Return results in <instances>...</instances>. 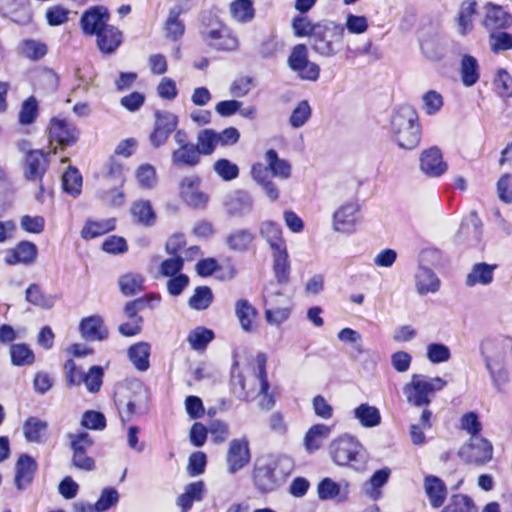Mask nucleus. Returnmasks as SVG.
Returning <instances> with one entry per match:
<instances>
[{"label": "nucleus", "mask_w": 512, "mask_h": 512, "mask_svg": "<svg viewBox=\"0 0 512 512\" xmlns=\"http://www.w3.org/2000/svg\"><path fill=\"white\" fill-rule=\"evenodd\" d=\"M264 159L266 164L254 163L250 174L265 195L274 202L279 199L280 191L272 177L282 181L290 179L292 176V165L290 161L280 158L274 149L267 150Z\"/></svg>", "instance_id": "nucleus-1"}, {"label": "nucleus", "mask_w": 512, "mask_h": 512, "mask_svg": "<svg viewBox=\"0 0 512 512\" xmlns=\"http://www.w3.org/2000/svg\"><path fill=\"white\" fill-rule=\"evenodd\" d=\"M257 361V373L252 376V384L247 386L245 376L238 371L235 365L231 371V383L234 394L243 400H249L254 398L256 395H262L263 398L260 401V406L263 409H271L274 406V399L272 395L268 393L269 383L267 380L266 373V356L259 354L256 358Z\"/></svg>", "instance_id": "nucleus-2"}, {"label": "nucleus", "mask_w": 512, "mask_h": 512, "mask_svg": "<svg viewBox=\"0 0 512 512\" xmlns=\"http://www.w3.org/2000/svg\"><path fill=\"white\" fill-rule=\"evenodd\" d=\"M394 141L402 149H414L421 139V127L416 109L409 104L398 106L390 120Z\"/></svg>", "instance_id": "nucleus-3"}, {"label": "nucleus", "mask_w": 512, "mask_h": 512, "mask_svg": "<svg viewBox=\"0 0 512 512\" xmlns=\"http://www.w3.org/2000/svg\"><path fill=\"white\" fill-rule=\"evenodd\" d=\"M293 460L286 455L267 457L254 470L256 487L263 492L275 490L293 470Z\"/></svg>", "instance_id": "nucleus-4"}, {"label": "nucleus", "mask_w": 512, "mask_h": 512, "mask_svg": "<svg viewBox=\"0 0 512 512\" xmlns=\"http://www.w3.org/2000/svg\"><path fill=\"white\" fill-rule=\"evenodd\" d=\"M332 460L340 466H350L357 471L365 469L368 456L361 443L353 436L344 434L329 445Z\"/></svg>", "instance_id": "nucleus-5"}, {"label": "nucleus", "mask_w": 512, "mask_h": 512, "mask_svg": "<svg viewBox=\"0 0 512 512\" xmlns=\"http://www.w3.org/2000/svg\"><path fill=\"white\" fill-rule=\"evenodd\" d=\"M345 27L333 21H325L316 24L311 38V48L321 57L331 58L342 47Z\"/></svg>", "instance_id": "nucleus-6"}, {"label": "nucleus", "mask_w": 512, "mask_h": 512, "mask_svg": "<svg viewBox=\"0 0 512 512\" xmlns=\"http://www.w3.org/2000/svg\"><path fill=\"white\" fill-rule=\"evenodd\" d=\"M447 382L441 377L413 374L410 382L404 385L403 393L407 402L416 407L428 406L434 394L444 389Z\"/></svg>", "instance_id": "nucleus-7"}, {"label": "nucleus", "mask_w": 512, "mask_h": 512, "mask_svg": "<svg viewBox=\"0 0 512 512\" xmlns=\"http://www.w3.org/2000/svg\"><path fill=\"white\" fill-rule=\"evenodd\" d=\"M482 355L484 356L485 367L489 372L493 385L499 390L507 382L508 373L503 367L505 350L499 342H490L483 346Z\"/></svg>", "instance_id": "nucleus-8"}, {"label": "nucleus", "mask_w": 512, "mask_h": 512, "mask_svg": "<svg viewBox=\"0 0 512 512\" xmlns=\"http://www.w3.org/2000/svg\"><path fill=\"white\" fill-rule=\"evenodd\" d=\"M360 209L357 199H350L342 203L333 213V230L347 235L354 233L361 221Z\"/></svg>", "instance_id": "nucleus-9"}, {"label": "nucleus", "mask_w": 512, "mask_h": 512, "mask_svg": "<svg viewBox=\"0 0 512 512\" xmlns=\"http://www.w3.org/2000/svg\"><path fill=\"white\" fill-rule=\"evenodd\" d=\"M148 392L141 384L123 399L116 400L122 422L130 421L134 416L146 413L148 409Z\"/></svg>", "instance_id": "nucleus-10"}, {"label": "nucleus", "mask_w": 512, "mask_h": 512, "mask_svg": "<svg viewBox=\"0 0 512 512\" xmlns=\"http://www.w3.org/2000/svg\"><path fill=\"white\" fill-rule=\"evenodd\" d=\"M287 63L290 69L303 80L316 81L319 78L320 67L308 59V49L304 44L293 47Z\"/></svg>", "instance_id": "nucleus-11"}, {"label": "nucleus", "mask_w": 512, "mask_h": 512, "mask_svg": "<svg viewBox=\"0 0 512 512\" xmlns=\"http://www.w3.org/2000/svg\"><path fill=\"white\" fill-rule=\"evenodd\" d=\"M251 460L249 441L246 437L232 439L227 448L225 464L227 473L235 475L244 469Z\"/></svg>", "instance_id": "nucleus-12"}, {"label": "nucleus", "mask_w": 512, "mask_h": 512, "mask_svg": "<svg viewBox=\"0 0 512 512\" xmlns=\"http://www.w3.org/2000/svg\"><path fill=\"white\" fill-rule=\"evenodd\" d=\"M201 34L210 47L219 51L232 52L240 46L237 35L229 27L222 24L206 28Z\"/></svg>", "instance_id": "nucleus-13"}, {"label": "nucleus", "mask_w": 512, "mask_h": 512, "mask_svg": "<svg viewBox=\"0 0 512 512\" xmlns=\"http://www.w3.org/2000/svg\"><path fill=\"white\" fill-rule=\"evenodd\" d=\"M459 456L468 463L485 464L492 459L493 446L482 436L470 437L458 452Z\"/></svg>", "instance_id": "nucleus-14"}, {"label": "nucleus", "mask_w": 512, "mask_h": 512, "mask_svg": "<svg viewBox=\"0 0 512 512\" xmlns=\"http://www.w3.org/2000/svg\"><path fill=\"white\" fill-rule=\"evenodd\" d=\"M79 132L76 126L65 118L53 117L48 126V139L51 149L54 144L70 146L78 140Z\"/></svg>", "instance_id": "nucleus-15"}, {"label": "nucleus", "mask_w": 512, "mask_h": 512, "mask_svg": "<svg viewBox=\"0 0 512 512\" xmlns=\"http://www.w3.org/2000/svg\"><path fill=\"white\" fill-rule=\"evenodd\" d=\"M57 147L50 149L47 154L41 150H32L26 155L24 165V176L28 181L36 182L40 191L43 192L42 179L48 167L47 156L55 154Z\"/></svg>", "instance_id": "nucleus-16"}, {"label": "nucleus", "mask_w": 512, "mask_h": 512, "mask_svg": "<svg viewBox=\"0 0 512 512\" xmlns=\"http://www.w3.org/2000/svg\"><path fill=\"white\" fill-rule=\"evenodd\" d=\"M201 178L195 174L183 177L179 182V196L189 206L202 208L208 202V195L200 188Z\"/></svg>", "instance_id": "nucleus-17"}, {"label": "nucleus", "mask_w": 512, "mask_h": 512, "mask_svg": "<svg viewBox=\"0 0 512 512\" xmlns=\"http://www.w3.org/2000/svg\"><path fill=\"white\" fill-rule=\"evenodd\" d=\"M419 162L421 172L431 178L441 177L448 170V164L443 159L442 151L436 146L423 150Z\"/></svg>", "instance_id": "nucleus-18"}, {"label": "nucleus", "mask_w": 512, "mask_h": 512, "mask_svg": "<svg viewBox=\"0 0 512 512\" xmlns=\"http://www.w3.org/2000/svg\"><path fill=\"white\" fill-rule=\"evenodd\" d=\"M110 20V14L104 6H93L87 9L80 18V26L85 35H98Z\"/></svg>", "instance_id": "nucleus-19"}, {"label": "nucleus", "mask_w": 512, "mask_h": 512, "mask_svg": "<svg viewBox=\"0 0 512 512\" xmlns=\"http://www.w3.org/2000/svg\"><path fill=\"white\" fill-rule=\"evenodd\" d=\"M485 16L483 26L489 31L507 29L512 25V15L506 12L503 7L494 3H487L484 6Z\"/></svg>", "instance_id": "nucleus-20"}, {"label": "nucleus", "mask_w": 512, "mask_h": 512, "mask_svg": "<svg viewBox=\"0 0 512 512\" xmlns=\"http://www.w3.org/2000/svg\"><path fill=\"white\" fill-rule=\"evenodd\" d=\"M458 238L469 245H476L481 241L482 222L475 211L470 212L463 220Z\"/></svg>", "instance_id": "nucleus-21"}, {"label": "nucleus", "mask_w": 512, "mask_h": 512, "mask_svg": "<svg viewBox=\"0 0 512 512\" xmlns=\"http://www.w3.org/2000/svg\"><path fill=\"white\" fill-rule=\"evenodd\" d=\"M15 469V485L18 490H23L32 483L37 463L29 455L23 454L18 458Z\"/></svg>", "instance_id": "nucleus-22"}, {"label": "nucleus", "mask_w": 512, "mask_h": 512, "mask_svg": "<svg viewBox=\"0 0 512 512\" xmlns=\"http://www.w3.org/2000/svg\"><path fill=\"white\" fill-rule=\"evenodd\" d=\"M259 234L266 241L270 250L287 247L283 238V230L279 223L272 220L262 221L259 225Z\"/></svg>", "instance_id": "nucleus-23"}, {"label": "nucleus", "mask_w": 512, "mask_h": 512, "mask_svg": "<svg viewBox=\"0 0 512 512\" xmlns=\"http://www.w3.org/2000/svg\"><path fill=\"white\" fill-rule=\"evenodd\" d=\"M37 257V247L29 241H22L13 248L6 257V262L10 265L32 264Z\"/></svg>", "instance_id": "nucleus-24"}, {"label": "nucleus", "mask_w": 512, "mask_h": 512, "mask_svg": "<svg viewBox=\"0 0 512 512\" xmlns=\"http://www.w3.org/2000/svg\"><path fill=\"white\" fill-rule=\"evenodd\" d=\"M253 207L252 197L244 191H235L225 201V208L232 216H243Z\"/></svg>", "instance_id": "nucleus-25"}, {"label": "nucleus", "mask_w": 512, "mask_h": 512, "mask_svg": "<svg viewBox=\"0 0 512 512\" xmlns=\"http://www.w3.org/2000/svg\"><path fill=\"white\" fill-rule=\"evenodd\" d=\"M205 484L203 481H196L185 486L184 492L176 500L177 506L182 512H188L194 501H201L205 494Z\"/></svg>", "instance_id": "nucleus-26"}, {"label": "nucleus", "mask_w": 512, "mask_h": 512, "mask_svg": "<svg viewBox=\"0 0 512 512\" xmlns=\"http://www.w3.org/2000/svg\"><path fill=\"white\" fill-rule=\"evenodd\" d=\"M133 221L145 227H151L156 223V213L149 200H136L130 207Z\"/></svg>", "instance_id": "nucleus-27"}, {"label": "nucleus", "mask_w": 512, "mask_h": 512, "mask_svg": "<svg viewBox=\"0 0 512 512\" xmlns=\"http://www.w3.org/2000/svg\"><path fill=\"white\" fill-rule=\"evenodd\" d=\"M235 315L245 332H253L255 330L258 312L248 300L239 299L235 303Z\"/></svg>", "instance_id": "nucleus-28"}, {"label": "nucleus", "mask_w": 512, "mask_h": 512, "mask_svg": "<svg viewBox=\"0 0 512 512\" xmlns=\"http://www.w3.org/2000/svg\"><path fill=\"white\" fill-rule=\"evenodd\" d=\"M272 268L274 276L279 283H287L290 276L291 265L287 247L272 250Z\"/></svg>", "instance_id": "nucleus-29"}, {"label": "nucleus", "mask_w": 512, "mask_h": 512, "mask_svg": "<svg viewBox=\"0 0 512 512\" xmlns=\"http://www.w3.org/2000/svg\"><path fill=\"white\" fill-rule=\"evenodd\" d=\"M424 490L433 507L438 508L444 503L447 489L445 483L440 478L433 475L426 476L424 479Z\"/></svg>", "instance_id": "nucleus-30"}, {"label": "nucleus", "mask_w": 512, "mask_h": 512, "mask_svg": "<svg viewBox=\"0 0 512 512\" xmlns=\"http://www.w3.org/2000/svg\"><path fill=\"white\" fill-rule=\"evenodd\" d=\"M415 285L420 295H426L439 290L440 280L430 268L421 266L415 274Z\"/></svg>", "instance_id": "nucleus-31"}, {"label": "nucleus", "mask_w": 512, "mask_h": 512, "mask_svg": "<svg viewBox=\"0 0 512 512\" xmlns=\"http://www.w3.org/2000/svg\"><path fill=\"white\" fill-rule=\"evenodd\" d=\"M256 236L249 229H235L225 238L228 248L235 252H246L252 246Z\"/></svg>", "instance_id": "nucleus-32"}, {"label": "nucleus", "mask_w": 512, "mask_h": 512, "mask_svg": "<svg viewBox=\"0 0 512 512\" xmlns=\"http://www.w3.org/2000/svg\"><path fill=\"white\" fill-rule=\"evenodd\" d=\"M331 427L325 424L311 426L304 436V447L307 452L313 453L319 450L323 442L331 434Z\"/></svg>", "instance_id": "nucleus-33"}, {"label": "nucleus", "mask_w": 512, "mask_h": 512, "mask_svg": "<svg viewBox=\"0 0 512 512\" xmlns=\"http://www.w3.org/2000/svg\"><path fill=\"white\" fill-rule=\"evenodd\" d=\"M79 328L82 337L87 340H103L108 335V331L103 325V320L99 316H90L83 319Z\"/></svg>", "instance_id": "nucleus-34"}, {"label": "nucleus", "mask_w": 512, "mask_h": 512, "mask_svg": "<svg viewBox=\"0 0 512 512\" xmlns=\"http://www.w3.org/2000/svg\"><path fill=\"white\" fill-rule=\"evenodd\" d=\"M121 42L122 33L109 24L97 35V44L103 53L110 54L114 52Z\"/></svg>", "instance_id": "nucleus-35"}, {"label": "nucleus", "mask_w": 512, "mask_h": 512, "mask_svg": "<svg viewBox=\"0 0 512 512\" xmlns=\"http://www.w3.org/2000/svg\"><path fill=\"white\" fill-rule=\"evenodd\" d=\"M254 0H234L229 5V14L239 24L249 23L255 16Z\"/></svg>", "instance_id": "nucleus-36"}, {"label": "nucleus", "mask_w": 512, "mask_h": 512, "mask_svg": "<svg viewBox=\"0 0 512 512\" xmlns=\"http://www.w3.org/2000/svg\"><path fill=\"white\" fill-rule=\"evenodd\" d=\"M391 471L389 468H383L374 472L370 479L364 483L363 492L372 500L381 497V488L388 482Z\"/></svg>", "instance_id": "nucleus-37"}, {"label": "nucleus", "mask_w": 512, "mask_h": 512, "mask_svg": "<svg viewBox=\"0 0 512 512\" xmlns=\"http://www.w3.org/2000/svg\"><path fill=\"white\" fill-rule=\"evenodd\" d=\"M353 416L365 428H373L381 423V414L377 407L362 403L353 410Z\"/></svg>", "instance_id": "nucleus-38"}, {"label": "nucleus", "mask_w": 512, "mask_h": 512, "mask_svg": "<svg viewBox=\"0 0 512 512\" xmlns=\"http://www.w3.org/2000/svg\"><path fill=\"white\" fill-rule=\"evenodd\" d=\"M171 160L176 166L194 167L200 162V153L196 145H185L172 152Z\"/></svg>", "instance_id": "nucleus-39"}, {"label": "nucleus", "mask_w": 512, "mask_h": 512, "mask_svg": "<svg viewBox=\"0 0 512 512\" xmlns=\"http://www.w3.org/2000/svg\"><path fill=\"white\" fill-rule=\"evenodd\" d=\"M128 356L137 370L146 371L149 368L150 345L146 342L134 344L129 348Z\"/></svg>", "instance_id": "nucleus-40"}, {"label": "nucleus", "mask_w": 512, "mask_h": 512, "mask_svg": "<svg viewBox=\"0 0 512 512\" xmlns=\"http://www.w3.org/2000/svg\"><path fill=\"white\" fill-rule=\"evenodd\" d=\"M115 229V219H105L100 221H87L82 228L81 236L86 240H90L104 235Z\"/></svg>", "instance_id": "nucleus-41"}, {"label": "nucleus", "mask_w": 512, "mask_h": 512, "mask_svg": "<svg viewBox=\"0 0 512 512\" xmlns=\"http://www.w3.org/2000/svg\"><path fill=\"white\" fill-rule=\"evenodd\" d=\"M144 277L139 273L128 272L121 275L118 285L124 296H132L143 290Z\"/></svg>", "instance_id": "nucleus-42"}, {"label": "nucleus", "mask_w": 512, "mask_h": 512, "mask_svg": "<svg viewBox=\"0 0 512 512\" xmlns=\"http://www.w3.org/2000/svg\"><path fill=\"white\" fill-rule=\"evenodd\" d=\"M494 267L486 263H479L473 266L471 272L467 275V286H475L477 284L487 285L493 280Z\"/></svg>", "instance_id": "nucleus-43"}, {"label": "nucleus", "mask_w": 512, "mask_h": 512, "mask_svg": "<svg viewBox=\"0 0 512 512\" xmlns=\"http://www.w3.org/2000/svg\"><path fill=\"white\" fill-rule=\"evenodd\" d=\"M476 13V2L465 1L461 4L458 13V31L462 35H466L473 29V17Z\"/></svg>", "instance_id": "nucleus-44"}, {"label": "nucleus", "mask_w": 512, "mask_h": 512, "mask_svg": "<svg viewBox=\"0 0 512 512\" xmlns=\"http://www.w3.org/2000/svg\"><path fill=\"white\" fill-rule=\"evenodd\" d=\"M181 8H171L165 22V35L167 38L176 41L184 34V24L180 20Z\"/></svg>", "instance_id": "nucleus-45"}, {"label": "nucleus", "mask_w": 512, "mask_h": 512, "mask_svg": "<svg viewBox=\"0 0 512 512\" xmlns=\"http://www.w3.org/2000/svg\"><path fill=\"white\" fill-rule=\"evenodd\" d=\"M479 66L477 60L464 55L461 60V80L466 87L473 86L479 80Z\"/></svg>", "instance_id": "nucleus-46"}, {"label": "nucleus", "mask_w": 512, "mask_h": 512, "mask_svg": "<svg viewBox=\"0 0 512 512\" xmlns=\"http://www.w3.org/2000/svg\"><path fill=\"white\" fill-rule=\"evenodd\" d=\"M347 487L345 484L344 489H341L340 484L336 483L330 478H325L318 485V495L320 499H339L343 500L347 496Z\"/></svg>", "instance_id": "nucleus-47"}, {"label": "nucleus", "mask_w": 512, "mask_h": 512, "mask_svg": "<svg viewBox=\"0 0 512 512\" xmlns=\"http://www.w3.org/2000/svg\"><path fill=\"white\" fill-rule=\"evenodd\" d=\"M213 338L214 333L212 330L205 327H196L189 332L187 341L192 349L196 351H203Z\"/></svg>", "instance_id": "nucleus-48"}, {"label": "nucleus", "mask_w": 512, "mask_h": 512, "mask_svg": "<svg viewBox=\"0 0 512 512\" xmlns=\"http://www.w3.org/2000/svg\"><path fill=\"white\" fill-rule=\"evenodd\" d=\"M312 108L307 100L300 101L292 110L289 117V124L292 128L303 127L311 118Z\"/></svg>", "instance_id": "nucleus-49"}, {"label": "nucleus", "mask_w": 512, "mask_h": 512, "mask_svg": "<svg viewBox=\"0 0 512 512\" xmlns=\"http://www.w3.org/2000/svg\"><path fill=\"white\" fill-rule=\"evenodd\" d=\"M11 362L15 366L31 365L35 361L33 351L26 344H13L10 347Z\"/></svg>", "instance_id": "nucleus-50"}, {"label": "nucleus", "mask_w": 512, "mask_h": 512, "mask_svg": "<svg viewBox=\"0 0 512 512\" xmlns=\"http://www.w3.org/2000/svg\"><path fill=\"white\" fill-rule=\"evenodd\" d=\"M26 300L29 303L43 309H50L55 304L54 297L45 295L40 287L36 284H32L27 288Z\"/></svg>", "instance_id": "nucleus-51"}, {"label": "nucleus", "mask_w": 512, "mask_h": 512, "mask_svg": "<svg viewBox=\"0 0 512 512\" xmlns=\"http://www.w3.org/2000/svg\"><path fill=\"white\" fill-rule=\"evenodd\" d=\"M213 301V293L207 286H200L194 290L188 304L194 310H205Z\"/></svg>", "instance_id": "nucleus-52"}, {"label": "nucleus", "mask_w": 512, "mask_h": 512, "mask_svg": "<svg viewBox=\"0 0 512 512\" xmlns=\"http://www.w3.org/2000/svg\"><path fill=\"white\" fill-rule=\"evenodd\" d=\"M62 185L65 192L76 197L82 188V176L75 168H69L62 176Z\"/></svg>", "instance_id": "nucleus-53"}, {"label": "nucleus", "mask_w": 512, "mask_h": 512, "mask_svg": "<svg viewBox=\"0 0 512 512\" xmlns=\"http://www.w3.org/2000/svg\"><path fill=\"white\" fill-rule=\"evenodd\" d=\"M426 357L432 364L448 362L451 358L449 347L443 343H429L426 346Z\"/></svg>", "instance_id": "nucleus-54"}, {"label": "nucleus", "mask_w": 512, "mask_h": 512, "mask_svg": "<svg viewBox=\"0 0 512 512\" xmlns=\"http://www.w3.org/2000/svg\"><path fill=\"white\" fill-rule=\"evenodd\" d=\"M424 112L429 115H436L444 105V99L441 93L436 90H429L422 95Z\"/></svg>", "instance_id": "nucleus-55"}, {"label": "nucleus", "mask_w": 512, "mask_h": 512, "mask_svg": "<svg viewBox=\"0 0 512 512\" xmlns=\"http://www.w3.org/2000/svg\"><path fill=\"white\" fill-rule=\"evenodd\" d=\"M47 425L37 418H29L23 427L24 435L29 442H40L45 435Z\"/></svg>", "instance_id": "nucleus-56"}, {"label": "nucleus", "mask_w": 512, "mask_h": 512, "mask_svg": "<svg viewBox=\"0 0 512 512\" xmlns=\"http://www.w3.org/2000/svg\"><path fill=\"white\" fill-rule=\"evenodd\" d=\"M135 177L142 189H152L157 182L156 170L150 164L140 165L135 171Z\"/></svg>", "instance_id": "nucleus-57"}, {"label": "nucleus", "mask_w": 512, "mask_h": 512, "mask_svg": "<svg viewBox=\"0 0 512 512\" xmlns=\"http://www.w3.org/2000/svg\"><path fill=\"white\" fill-rule=\"evenodd\" d=\"M442 512H477L473 500L466 495H454Z\"/></svg>", "instance_id": "nucleus-58"}, {"label": "nucleus", "mask_w": 512, "mask_h": 512, "mask_svg": "<svg viewBox=\"0 0 512 512\" xmlns=\"http://www.w3.org/2000/svg\"><path fill=\"white\" fill-rule=\"evenodd\" d=\"M21 53L31 60H38L44 57L47 53V46L37 40H24L21 43Z\"/></svg>", "instance_id": "nucleus-59"}, {"label": "nucleus", "mask_w": 512, "mask_h": 512, "mask_svg": "<svg viewBox=\"0 0 512 512\" xmlns=\"http://www.w3.org/2000/svg\"><path fill=\"white\" fill-rule=\"evenodd\" d=\"M197 149L200 155H210L216 149L215 131L212 129L201 130L197 135Z\"/></svg>", "instance_id": "nucleus-60"}, {"label": "nucleus", "mask_w": 512, "mask_h": 512, "mask_svg": "<svg viewBox=\"0 0 512 512\" xmlns=\"http://www.w3.org/2000/svg\"><path fill=\"white\" fill-rule=\"evenodd\" d=\"M494 86L501 98H510L512 96V77L506 70H498L494 79Z\"/></svg>", "instance_id": "nucleus-61"}, {"label": "nucleus", "mask_w": 512, "mask_h": 512, "mask_svg": "<svg viewBox=\"0 0 512 512\" xmlns=\"http://www.w3.org/2000/svg\"><path fill=\"white\" fill-rule=\"evenodd\" d=\"M214 171L224 181H231L238 177V166L228 159H219L214 163Z\"/></svg>", "instance_id": "nucleus-62"}, {"label": "nucleus", "mask_w": 512, "mask_h": 512, "mask_svg": "<svg viewBox=\"0 0 512 512\" xmlns=\"http://www.w3.org/2000/svg\"><path fill=\"white\" fill-rule=\"evenodd\" d=\"M70 10L62 5H53L46 10L45 17L50 26H59L69 20Z\"/></svg>", "instance_id": "nucleus-63"}, {"label": "nucleus", "mask_w": 512, "mask_h": 512, "mask_svg": "<svg viewBox=\"0 0 512 512\" xmlns=\"http://www.w3.org/2000/svg\"><path fill=\"white\" fill-rule=\"evenodd\" d=\"M119 501V494L115 488L107 487L101 492L98 501L95 503L97 512L108 510L110 507L115 506Z\"/></svg>", "instance_id": "nucleus-64"}]
</instances>
